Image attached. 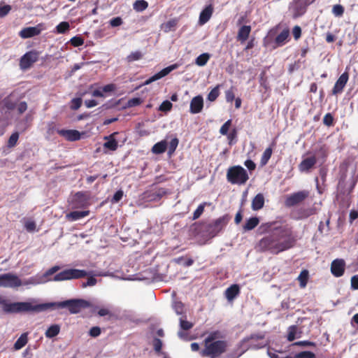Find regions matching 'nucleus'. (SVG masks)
Instances as JSON below:
<instances>
[{
	"instance_id": "f257e3e1",
	"label": "nucleus",
	"mask_w": 358,
	"mask_h": 358,
	"mask_svg": "<svg viewBox=\"0 0 358 358\" xmlns=\"http://www.w3.org/2000/svg\"><path fill=\"white\" fill-rule=\"evenodd\" d=\"M260 234H268L259 240L257 248L259 252H268L273 255L293 248L298 241L296 233L288 224H282L278 221L262 223Z\"/></svg>"
},
{
	"instance_id": "f03ea898",
	"label": "nucleus",
	"mask_w": 358,
	"mask_h": 358,
	"mask_svg": "<svg viewBox=\"0 0 358 358\" xmlns=\"http://www.w3.org/2000/svg\"><path fill=\"white\" fill-rule=\"evenodd\" d=\"M91 303L82 299H72L60 302L35 304L34 313L45 311L49 308H67L71 314L79 313L83 309L91 307Z\"/></svg>"
},
{
	"instance_id": "7ed1b4c3",
	"label": "nucleus",
	"mask_w": 358,
	"mask_h": 358,
	"mask_svg": "<svg viewBox=\"0 0 358 358\" xmlns=\"http://www.w3.org/2000/svg\"><path fill=\"white\" fill-rule=\"evenodd\" d=\"M59 268H60L59 266H52L45 271L43 277L45 278L46 280L64 281L80 279L87 275V272L85 270L78 268H68L57 273L52 279L48 278L49 276L57 272Z\"/></svg>"
},
{
	"instance_id": "20e7f679",
	"label": "nucleus",
	"mask_w": 358,
	"mask_h": 358,
	"mask_svg": "<svg viewBox=\"0 0 358 358\" xmlns=\"http://www.w3.org/2000/svg\"><path fill=\"white\" fill-rule=\"evenodd\" d=\"M203 344L204 348L200 352V355L203 357L218 358L227 351L229 347L227 341H217Z\"/></svg>"
},
{
	"instance_id": "39448f33",
	"label": "nucleus",
	"mask_w": 358,
	"mask_h": 358,
	"mask_svg": "<svg viewBox=\"0 0 358 358\" xmlns=\"http://www.w3.org/2000/svg\"><path fill=\"white\" fill-rule=\"evenodd\" d=\"M0 305L3 306V311L8 313L34 312L35 309V304L30 302L8 303L1 295Z\"/></svg>"
},
{
	"instance_id": "423d86ee",
	"label": "nucleus",
	"mask_w": 358,
	"mask_h": 358,
	"mask_svg": "<svg viewBox=\"0 0 358 358\" xmlns=\"http://www.w3.org/2000/svg\"><path fill=\"white\" fill-rule=\"evenodd\" d=\"M227 179L233 185H244L249 179L245 169L241 166H234L227 170Z\"/></svg>"
},
{
	"instance_id": "0eeeda50",
	"label": "nucleus",
	"mask_w": 358,
	"mask_h": 358,
	"mask_svg": "<svg viewBox=\"0 0 358 358\" xmlns=\"http://www.w3.org/2000/svg\"><path fill=\"white\" fill-rule=\"evenodd\" d=\"M315 0H293L289 6V11L292 13L294 19L299 18L303 15L308 6Z\"/></svg>"
},
{
	"instance_id": "6e6552de",
	"label": "nucleus",
	"mask_w": 358,
	"mask_h": 358,
	"mask_svg": "<svg viewBox=\"0 0 358 358\" xmlns=\"http://www.w3.org/2000/svg\"><path fill=\"white\" fill-rule=\"evenodd\" d=\"M229 221V217L228 215H224L213 222L209 224L207 227V232L211 237L217 236L227 224Z\"/></svg>"
},
{
	"instance_id": "1a4fd4ad",
	"label": "nucleus",
	"mask_w": 358,
	"mask_h": 358,
	"mask_svg": "<svg viewBox=\"0 0 358 358\" xmlns=\"http://www.w3.org/2000/svg\"><path fill=\"white\" fill-rule=\"evenodd\" d=\"M309 196L307 190L299 191L287 196L285 201V206L287 208L293 207L301 203Z\"/></svg>"
},
{
	"instance_id": "9d476101",
	"label": "nucleus",
	"mask_w": 358,
	"mask_h": 358,
	"mask_svg": "<svg viewBox=\"0 0 358 358\" xmlns=\"http://www.w3.org/2000/svg\"><path fill=\"white\" fill-rule=\"evenodd\" d=\"M39 52L36 50H31L26 52L20 60V67L22 70L29 69L34 63L38 61Z\"/></svg>"
},
{
	"instance_id": "9b49d317",
	"label": "nucleus",
	"mask_w": 358,
	"mask_h": 358,
	"mask_svg": "<svg viewBox=\"0 0 358 358\" xmlns=\"http://www.w3.org/2000/svg\"><path fill=\"white\" fill-rule=\"evenodd\" d=\"M22 285L21 280L12 273L0 275V287H18Z\"/></svg>"
},
{
	"instance_id": "f8f14e48",
	"label": "nucleus",
	"mask_w": 358,
	"mask_h": 358,
	"mask_svg": "<svg viewBox=\"0 0 358 358\" xmlns=\"http://www.w3.org/2000/svg\"><path fill=\"white\" fill-rule=\"evenodd\" d=\"M336 200L339 209L344 211L350 206L352 196L349 193H347L345 190H341L336 194Z\"/></svg>"
},
{
	"instance_id": "ddd939ff",
	"label": "nucleus",
	"mask_w": 358,
	"mask_h": 358,
	"mask_svg": "<svg viewBox=\"0 0 358 358\" xmlns=\"http://www.w3.org/2000/svg\"><path fill=\"white\" fill-rule=\"evenodd\" d=\"M345 262L343 259H336L331 264V272L335 277H341L344 274Z\"/></svg>"
},
{
	"instance_id": "4468645a",
	"label": "nucleus",
	"mask_w": 358,
	"mask_h": 358,
	"mask_svg": "<svg viewBox=\"0 0 358 358\" xmlns=\"http://www.w3.org/2000/svg\"><path fill=\"white\" fill-rule=\"evenodd\" d=\"M349 79V74L348 72L343 73L338 79L336 80L333 89H332V94L337 95L341 94L346 85L348 80Z\"/></svg>"
},
{
	"instance_id": "2eb2a0df",
	"label": "nucleus",
	"mask_w": 358,
	"mask_h": 358,
	"mask_svg": "<svg viewBox=\"0 0 358 358\" xmlns=\"http://www.w3.org/2000/svg\"><path fill=\"white\" fill-rule=\"evenodd\" d=\"M178 67V65L177 64H174L172 65H170L164 69H163L159 72L155 73L152 76H151L149 79L145 80L144 85H149L152 83L154 81H156L159 79L162 78L163 77L167 76L169 73H170L172 71L176 69Z\"/></svg>"
},
{
	"instance_id": "dca6fc26",
	"label": "nucleus",
	"mask_w": 358,
	"mask_h": 358,
	"mask_svg": "<svg viewBox=\"0 0 358 358\" xmlns=\"http://www.w3.org/2000/svg\"><path fill=\"white\" fill-rule=\"evenodd\" d=\"M57 134L69 141H76L81 138V134L76 129H58Z\"/></svg>"
},
{
	"instance_id": "f3484780",
	"label": "nucleus",
	"mask_w": 358,
	"mask_h": 358,
	"mask_svg": "<svg viewBox=\"0 0 358 358\" xmlns=\"http://www.w3.org/2000/svg\"><path fill=\"white\" fill-rule=\"evenodd\" d=\"M203 108V99L201 95L194 96L190 101L189 112L196 114L201 112Z\"/></svg>"
},
{
	"instance_id": "a211bd4d",
	"label": "nucleus",
	"mask_w": 358,
	"mask_h": 358,
	"mask_svg": "<svg viewBox=\"0 0 358 358\" xmlns=\"http://www.w3.org/2000/svg\"><path fill=\"white\" fill-rule=\"evenodd\" d=\"M317 163L315 156H311L303 159L299 164V170L301 172H309L310 170L315 166Z\"/></svg>"
},
{
	"instance_id": "6ab92c4d",
	"label": "nucleus",
	"mask_w": 358,
	"mask_h": 358,
	"mask_svg": "<svg viewBox=\"0 0 358 358\" xmlns=\"http://www.w3.org/2000/svg\"><path fill=\"white\" fill-rule=\"evenodd\" d=\"M252 30L250 25H242L237 33L236 39L241 43H245L249 38Z\"/></svg>"
},
{
	"instance_id": "aec40b11",
	"label": "nucleus",
	"mask_w": 358,
	"mask_h": 358,
	"mask_svg": "<svg viewBox=\"0 0 358 358\" xmlns=\"http://www.w3.org/2000/svg\"><path fill=\"white\" fill-rule=\"evenodd\" d=\"M213 10L214 8L212 4L208 5L202 10L200 13L199 19V23L200 25H203L208 22L213 15Z\"/></svg>"
},
{
	"instance_id": "412c9836",
	"label": "nucleus",
	"mask_w": 358,
	"mask_h": 358,
	"mask_svg": "<svg viewBox=\"0 0 358 358\" xmlns=\"http://www.w3.org/2000/svg\"><path fill=\"white\" fill-rule=\"evenodd\" d=\"M118 134V132H113L108 136H105L104 139L106 141L103 143V148L108 149L111 151H115L117 149L118 143L115 139V136Z\"/></svg>"
},
{
	"instance_id": "4be33fe9",
	"label": "nucleus",
	"mask_w": 358,
	"mask_h": 358,
	"mask_svg": "<svg viewBox=\"0 0 358 358\" xmlns=\"http://www.w3.org/2000/svg\"><path fill=\"white\" fill-rule=\"evenodd\" d=\"M89 196L87 193L78 192L74 195L73 203L76 207H85L88 205Z\"/></svg>"
},
{
	"instance_id": "5701e85b",
	"label": "nucleus",
	"mask_w": 358,
	"mask_h": 358,
	"mask_svg": "<svg viewBox=\"0 0 358 358\" xmlns=\"http://www.w3.org/2000/svg\"><path fill=\"white\" fill-rule=\"evenodd\" d=\"M41 29L36 27H29L22 29L19 32V36L22 38H29L39 35Z\"/></svg>"
},
{
	"instance_id": "b1692460",
	"label": "nucleus",
	"mask_w": 358,
	"mask_h": 358,
	"mask_svg": "<svg viewBox=\"0 0 358 358\" xmlns=\"http://www.w3.org/2000/svg\"><path fill=\"white\" fill-rule=\"evenodd\" d=\"M241 292L240 287L237 284L231 285L224 292L226 299L229 301H232Z\"/></svg>"
},
{
	"instance_id": "393cba45",
	"label": "nucleus",
	"mask_w": 358,
	"mask_h": 358,
	"mask_svg": "<svg viewBox=\"0 0 358 358\" xmlns=\"http://www.w3.org/2000/svg\"><path fill=\"white\" fill-rule=\"evenodd\" d=\"M264 206V196L263 194H257L252 199L251 203V208L253 210H259L262 209Z\"/></svg>"
},
{
	"instance_id": "a878e982",
	"label": "nucleus",
	"mask_w": 358,
	"mask_h": 358,
	"mask_svg": "<svg viewBox=\"0 0 358 358\" xmlns=\"http://www.w3.org/2000/svg\"><path fill=\"white\" fill-rule=\"evenodd\" d=\"M89 214V210L72 211L66 214V217L69 221H76L87 216Z\"/></svg>"
},
{
	"instance_id": "bb28decb",
	"label": "nucleus",
	"mask_w": 358,
	"mask_h": 358,
	"mask_svg": "<svg viewBox=\"0 0 358 358\" xmlns=\"http://www.w3.org/2000/svg\"><path fill=\"white\" fill-rule=\"evenodd\" d=\"M289 37V29H283L275 38V43L277 46L283 45Z\"/></svg>"
},
{
	"instance_id": "cd10ccee",
	"label": "nucleus",
	"mask_w": 358,
	"mask_h": 358,
	"mask_svg": "<svg viewBox=\"0 0 358 358\" xmlns=\"http://www.w3.org/2000/svg\"><path fill=\"white\" fill-rule=\"evenodd\" d=\"M259 223V219L257 217H252L246 220L243 228L244 231H250L254 229Z\"/></svg>"
},
{
	"instance_id": "c85d7f7f",
	"label": "nucleus",
	"mask_w": 358,
	"mask_h": 358,
	"mask_svg": "<svg viewBox=\"0 0 358 358\" xmlns=\"http://www.w3.org/2000/svg\"><path fill=\"white\" fill-rule=\"evenodd\" d=\"M167 142L164 140L155 143L152 148V152L155 154H162L167 148Z\"/></svg>"
},
{
	"instance_id": "c756f323",
	"label": "nucleus",
	"mask_w": 358,
	"mask_h": 358,
	"mask_svg": "<svg viewBox=\"0 0 358 358\" xmlns=\"http://www.w3.org/2000/svg\"><path fill=\"white\" fill-rule=\"evenodd\" d=\"M309 278V272L306 269H303L301 271L297 280L299 281L301 288H305Z\"/></svg>"
},
{
	"instance_id": "7c9ffc66",
	"label": "nucleus",
	"mask_w": 358,
	"mask_h": 358,
	"mask_svg": "<svg viewBox=\"0 0 358 358\" xmlns=\"http://www.w3.org/2000/svg\"><path fill=\"white\" fill-rule=\"evenodd\" d=\"M210 205L211 203L208 202L201 203L193 213L192 220L199 219L203 214L205 207L210 206Z\"/></svg>"
},
{
	"instance_id": "2f4dec72",
	"label": "nucleus",
	"mask_w": 358,
	"mask_h": 358,
	"mask_svg": "<svg viewBox=\"0 0 358 358\" xmlns=\"http://www.w3.org/2000/svg\"><path fill=\"white\" fill-rule=\"evenodd\" d=\"M210 58L209 53H203L198 56L195 60V64L199 66H205Z\"/></svg>"
},
{
	"instance_id": "473e14b6",
	"label": "nucleus",
	"mask_w": 358,
	"mask_h": 358,
	"mask_svg": "<svg viewBox=\"0 0 358 358\" xmlns=\"http://www.w3.org/2000/svg\"><path fill=\"white\" fill-rule=\"evenodd\" d=\"M59 331L60 328L59 325L52 324L47 329L45 336L50 338H53L59 334Z\"/></svg>"
},
{
	"instance_id": "72a5a7b5",
	"label": "nucleus",
	"mask_w": 358,
	"mask_h": 358,
	"mask_svg": "<svg viewBox=\"0 0 358 358\" xmlns=\"http://www.w3.org/2000/svg\"><path fill=\"white\" fill-rule=\"evenodd\" d=\"M272 153L273 149L271 147H268L264 150L260 160L261 166H265L268 163L272 155Z\"/></svg>"
},
{
	"instance_id": "f704fd0d",
	"label": "nucleus",
	"mask_w": 358,
	"mask_h": 358,
	"mask_svg": "<svg viewBox=\"0 0 358 358\" xmlns=\"http://www.w3.org/2000/svg\"><path fill=\"white\" fill-rule=\"evenodd\" d=\"M28 341L27 334H22L14 344V348L15 350H20L22 348Z\"/></svg>"
},
{
	"instance_id": "c9c22d12",
	"label": "nucleus",
	"mask_w": 358,
	"mask_h": 358,
	"mask_svg": "<svg viewBox=\"0 0 358 358\" xmlns=\"http://www.w3.org/2000/svg\"><path fill=\"white\" fill-rule=\"evenodd\" d=\"M178 20L176 18L171 19L162 25V28L165 32L173 30L178 24Z\"/></svg>"
},
{
	"instance_id": "e433bc0d",
	"label": "nucleus",
	"mask_w": 358,
	"mask_h": 358,
	"mask_svg": "<svg viewBox=\"0 0 358 358\" xmlns=\"http://www.w3.org/2000/svg\"><path fill=\"white\" fill-rule=\"evenodd\" d=\"M220 337V332L219 331H213L204 339L203 343L216 342L217 341H220L218 339Z\"/></svg>"
},
{
	"instance_id": "4c0bfd02",
	"label": "nucleus",
	"mask_w": 358,
	"mask_h": 358,
	"mask_svg": "<svg viewBox=\"0 0 358 358\" xmlns=\"http://www.w3.org/2000/svg\"><path fill=\"white\" fill-rule=\"evenodd\" d=\"M148 7V3L145 0H137L134 3V8L137 11H143Z\"/></svg>"
},
{
	"instance_id": "58836bf2",
	"label": "nucleus",
	"mask_w": 358,
	"mask_h": 358,
	"mask_svg": "<svg viewBox=\"0 0 358 358\" xmlns=\"http://www.w3.org/2000/svg\"><path fill=\"white\" fill-rule=\"evenodd\" d=\"M167 193L166 190L164 188H159L152 195V200L158 201L161 199Z\"/></svg>"
},
{
	"instance_id": "ea45409f",
	"label": "nucleus",
	"mask_w": 358,
	"mask_h": 358,
	"mask_svg": "<svg viewBox=\"0 0 358 358\" xmlns=\"http://www.w3.org/2000/svg\"><path fill=\"white\" fill-rule=\"evenodd\" d=\"M18 138H19L18 132L15 131V132L13 133L8 141L7 146L8 148L15 147L17 144Z\"/></svg>"
},
{
	"instance_id": "a19ab883",
	"label": "nucleus",
	"mask_w": 358,
	"mask_h": 358,
	"mask_svg": "<svg viewBox=\"0 0 358 358\" xmlns=\"http://www.w3.org/2000/svg\"><path fill=\"white\" fill-rule=\"evenodd\" d=\"M143 57V55L140 51H136L131 52L127 57V60L129 62H132L141 59Z\"/></svg>"
},
{
	"instance_id": "79ce46f5",
	"label": "nucleus",
	"mask_w": 358,
	"mask_h": 358,
	"mask_svg": "<svg viewBox=\"0 0 358 358\" xmlns=\"http://www.w3.org/2000/svg\"><path fill=\"white\" fill-rule=\"evenodd\" d=\"M220 91H219V85L215 87L208 94V99L210 101H214L219 96Z\"/></svg>"
},
{
	"instance_id": "37998d69",
	"label": "nucleus",
	"mask_w": 358,
	"mask_h": 358,
	"mask_svg": "<svg viewBox=\"0 0 358 358\" xmlns=\"http://www.w3.org/2000/svg\"><path fill=\"white\" fill-rule=\"evenodd\" d=\"M344 7L341 4H336L333 6L332 13L336 17H341L344 13Z\"/></svg>"
},
{
	"instance_id": "c03bdc74",
	"label": "nucleus",
	"mask_w": 358,
	"mask_h": 358,
	"mask_svg": "<svg viewBox=\"0 0 358 358\" xmlns=\"http://www.w3.org/2000/svg\"><path fill=\"white\" fill-rule=\"evenodd\" d=\"M175 262L178 264H182L184 266L188 267L193 264L194 260L191 258L185 259L182 257L175 259Z\"/></svg>"
},
{
	"instance_id": "a18cd8bd",
	"label": "nucleus",
	"mask_w": 358,
	"mask_h": 358,
	"mask_svg": "<svg viewBox=\"0 0 358 358\" xmlns=\"http://www.w3.org/2000/svg\"><path fill=\"white\" fill-rule=\"evenodd\" d=\"M56 29L59 34H64L69 29V24L67 22H62L56 27Z\"/></svg>"
},
{
	"instance_id": "49530a36",
	"label": "nucleus",
	"mask_w": 358,
	"mask_h": 358,
	"mask_svg": "<svg viewBox=\"0 0 358 358\" xmlns=\"http://www.w3.org/2000/svg\"><path fill=\"white\" fill-rule=\"evenodd\" d=\"M70 43L73 47H79L84 44V39L81 36H76L70 40Z\"/></svg>"
},
{
	"instance_id": "de8ad7c7",
	"label": "nucleus",
	"mask_w": 358,
	"mask_h": 358,
	"mask_svg": "<svg viewBox=\"0 0 358 358\" xmlns=\"http://www.w3.org/2000/svg\"><path fill=\"white\" fill-rule=\"evenodd\" d=\"M173 104L168 100L164 101L159 106V110L163 112L170 111L172 108Z\"/></svg>"
},
{
	"instance_id": "09e8293b",
	"label": "nucleus",
	"mask_w": 358,
	"mask_h": 358,
	"mask_svg": "<svg viewBox=\"0 0 358 358\" xmlns=\"http://www.w3.org/2000/svg\"><path fill=\"white\" fill-rule=\"evenodd\" d=\"M334 120L333 115L330 113H328L323 118V124L327 127H331L334 125Z\"/></svg>"
},
{
	"instance_id": "8fccbe9b",
	"label": "nucleus",
	"mask_w": 358,
	"mask_h": 358,
	"mask_svg": "<svg viewBox=\"0 0 358 358\" xmlns=\"http://www.w3.org/2000/svg\"><path fill=\"white\" fill-rule=\"evenodd\" d=\"M142 103H143V100L141 98L136 97V98L130 99L127 101V106L129 108H131V107H135V106H139Z\"/></svg>"
},
{
	"instance_id": "3c124183",
	"label": "nucleus",
	"mask_w": 358,
	"mask_h": 358,
	"mask_svg": "<svg viewBox=\"0 0 358 358\" xmlns=\"http://www.w3.org/2000/svg\"><path fill=\"white\" fill-rule=\"evenodd\" d=\"M178 143H179V141L177 138H174L171 141V142L169 143V155L173 154L176 151V150L178 147Z\"/></svg>"
},
{
	"instance_id": "603ef678",
	"label": "nucleus",
	"mask_w": 358,
	"mask_h": 358,
	"mask_svg": "<svg viewBox=\"0 0 358 358\" xmlns=\"http://www.w3.org/2000/svg\"><path fill=\"white\" fill-rule=\"evenodd\" d=\"M227 136L229 145H233L236 142L237 131L236 129H232V131L230 133H228Z\"/></svg>"
},
{
	"instance_id": "864d4df0",
	"label": "nucleus",
	"mask_w": 358,
	"mask_h": 358,
	"mask_svg": "<svg viewBox=\"0 0 358 358\" xmlns=\"http://www.w3.org/2000/svg\"><path fill=\"white\" fill-rule=\"evenodd\" d=\"M180 327L183 330H189L193 327V324L181 317L180 319Z\"/></svg>"
},
{
	"instance_id": "5fc2aeb1",
	"label": "nucleus",
	"mask_w": 358,
	"mask_h": 358,
	"mask_svg": "<svg viewBox=\"0 0 358 358\" xmlns=\"http://www.w3.org/2000/svg\"><path fill=\"white\" fill-rule=\"evenodd\" d=\"M232 120H228L220 128V133L222 135H227L229 133V129L231 125Z\"/></svg>"
},
{
	"instance_id": "6e6d98bb",
	"label": "nucleus",
	"mask_w": 358,
	"mask_h": 358,
	"mask_svg": "<svg viewBox=\"0 0 358 358\" xmlns=\"http://www.w3.org/2000/svg\"><path fill=\"white\" fill-rule=\"evenodd\" d=\"M295 358H315V355L310 351H303L297 353Z\"/></svg>"
},
{
	"instance_id": "4d7b16f0",
	"label": "nucleus",
	"mask_w": 358,
	"mask_h": 358,
	"mask_svg": "<svg viewBox=\"0 0 358 358\" xmlns=\"http://www.w3.org/2000/svg\"><path fill=\"white\" fill-rule=\"evenodd\" d=\"M24 228L29 232H33L36 230V224L33 220H27L24 223Z\"/></svg>"
},
{
	"instance_id": "13d9d810",
	"label": "nucleus",
	"mask_w": 358,
	"mask_h": 358,
	"mask_svg": "<svg viewBox=\"0 0 358 358\" xmlns=\"http://www.w3.org/2000/svg\"><path fill=\"white\" fill-rule=\"evenodd\" d=\"M154 350L157 353L161 352L162 348V341L157 338H155L152 341Z\"/></svg>"
},
{
	"instance_id": "bf43d9fd",
	"label": "nucleus",
	"mask_w": 358,
	"mask_h": 358,
	"mask_svg": "<svg viewBox=\"0 0 358 358\" xmlns=\"http://www.w3.org/2000/svg\"><path fill=\"white\" fill-rule=\"evenodd\" d=\"M11 10V6L10 5H3L1 6L0 4V17H3L6 15L8 14L10 10Z\"/></svg>"
},
{
	"instance_id": "052dcab7",
	"label": "nucleus",
	"mask_w": 358,
	"mask_h": 358,
	"mask_svg": "<svg viewBox=\"0 0 358 358\" xmlns=\"http://www.w3.org/2000/svg\"><path fill=\"white\" fill-rule=\"evenodd\" d=\"M122 23H123V21L120 17H113L109 21L110 25L113 27H119V26L122 25Z\"/></svg>"
},
{
	"instance_id": "680f3d73",
	"label": "nucleus",
	"mask_w": 358,
	"mask_h": 358,
	"mask_svg": "<svg viewBox=\"0 0 358 358\" xmlns=\"http://www.w3.org/2000/svg\"><path fill=\"white\" fill-rule=\"evenodd\" d=\"M101 333V328L99 327H93L90 329L89 335L91 337L96 338L99 336Z\"/></svg>"
},
{
	"instance_id": "e2e57ef3",
	"label": "nucleus",
	"mask_w": 358,
	"mask_h": 358,
	"mask_svg": "<svg viewBox=\"0 0 358 358\" xmlns=\"http://www.w3.org/2000/svg\"><path fill=\"white\" fill-rule=\"evenodd\" d=\"M71 108L72 110H78L82 105V99L80 98H74L71 101Z\"/></svg>"
},
{
	"instance_id": "0e129e2a",
	"label": "nucleus",
	"mask_w": 358,
	"mask_h": 358,
	"mask_svg": "<svg viewBox=\"0 0 358 358\" xmlns=\"http://www.w3.org/2000/svg\"><path fill=\"white\" fill-rule=\"evenodd\" d=\"M123 195H124V192L122 190H121V189L117 190L113 195V196L111 199V202L112 203L119 202L122 199Z\"/></svg>"
},
{
	"instance_id": "69168bd1",
	"label": "nucleus",
	"mask_w": 358,
	"mask_h": 358,
	"mask_svg": "<svg viewBox=\"0 0 358 358\" xmlns=\"http://www.w3.org/2000/svg\"><path fill=\"white\" fill-rule=\"evenodd\" d=\"M292 34L296 41L299 39L301 36V29L299 26L296 25L292 29Z\"/></svg>"
},
{
	"instance_id": "338daca9",
	"label": "nucleus",
	"mask_w": 358,
	"mask_h": 358,
	"mask_svg": "<svg viewBox=\"0 0 358 358\" xmlns=\"http://www.w3.org/2000/svg\"><path fill=\"white\" fill-rule=\"evenodd\" d=\"M225 97L227 102H232L235 99V94L231 89L225 92Z\"/></svg>"
},
{
	"instance_id": "774afa93",
	"label": "nucleus",
	"mask_w": 358,
	"mask_h": 358,
	"mask_svg": "<svg viewBox=\"0 0 358 358\" xmlns=\"http://www.w3.org/2000/svg\"><path fill=\"white\" fill-rule=\"evenodd\" d=\"M351 288L358 289V275H353L351 278Z\"/></svg>"
}]
</instances>
